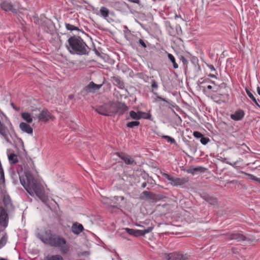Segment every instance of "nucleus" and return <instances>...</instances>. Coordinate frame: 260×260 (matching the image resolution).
Wrapping results in <instances>:
<instances>
[{
    "instance_id": "obj_1",
    "label": "nucleus",
    "mask_w": 260,
    "mask_h": 260,
    "mask_svg": "<svg viewBox=\"0 0 260 260\" xmlns=\"http://www.w3.org/2000/svg\"><path fill=\"white\" fill-rule=\"evenodd\" d=\"M11 177L13 182L16 184L19 179L21 184L23 186L26 191L31 196L35 193L36 196L42 201L46 199L45 191L43 186L38 182L34 176L30 171L25 172V176H21L18 172L12 171Z\"/></svg>"
},
{
    "instance_id": "obj_2",
    "label": "nucleus",
    "mask_w": 260,
    "mask_h": 260,
    "mask_svg": "<svg viewBox=\"0 0 260 260\" xmlns=\"http://www.w3.org/2000/svg\"><path fill=\"white\" fill-rule=\"evenodd\" d=\"M37 236L44 244L60 248L63 254H66L69 251L70 247L66 239L49 229H45L44 231L38 233Z\"/></svg>"
},
{
    "instance_id": "obj_3",
    "label": "nucleus",
    "mask_w": 260,
    "mask_h": 260,
    "mask_svg": "<svg viewBox=\"0 0 260 260\" xmlns=\"http://www.w3.org/2000/svg\"><path fill=\"white\" fill-rule=\"evenodd\" d=\"M68 42L66 47L71 54L79 55L88 54L90 49L81 37L76 36L71 37Z\"/></svg>"
},
{
    "instance_id": "obj_4",
    "label": "nucleus",
    "mask_w": 260,
    "mask_h": 260,
    "mask_svg": "<svg viewBox=\"0 0 260 260\" xmlns=\"http://www.w3.org/2000/svg\"><path fill=\"white\" fill-rule=\"evenodd\" d=\"M162 175L168 181H169L170 184L173 186H178L184 185L189 181L188 177L175 178L166 173H162Z\"/></svg>"
},
{
    "instance_id": "obj_5",
    "label": "nucleus",
    "mask_w": 260,
    "mask_h": 260,
    "mask_svg": "<svg viewBox=\"0 0 260 260\" xmlns=\"http://www.w3.org/2000/svg\"><path fill=\"white\" fill-rule=\"evenodd\" d=\"M112 109V104L106 103L96 107L95 111L101 115L109 116L113 115Z\"/></svg>"
},
{
    "instance_id": "obj_6",
    "label": "nucleus",
    "mask_w": 260,
    "mask_h": 260,
    "mask_svg": "<svg viewBox=\"0 0 260 260\" xmlns=\"http://www.w3.org/2000/svg\"><path fill=\"white\" fill-rule=\"evenodd\" d=\"M224 235L226 237L225 239L228 240H235L237 242H243L249 240L245 235L239 232L227 233L224 234Z\"/></svg>"
},
{
    "instance_id": "obj_7",
    "label": "nucleus",
    "mask_w": 260,
    "mask_h": 260,
    "mask_svg": "<svg viewBox=\"0 0 260 260\" xmlns=\"http://www.w3.org/2000/svg\"><path fill=\"white\" fill-rule=\"evenodd\" d=\"M113 108V114L118 113L120 115L127 112L129 108L124 103L117 102L112 103Z\"/></svg>"
},
{
    "instance_id": "obj_8",
    "label": "nucleus",
    "mask_w": 260,
    "mask_h": 260,
    "mask_svg": "<svg viewBox=\"0 0 260 260\" xmlns=\"http://www.w3.org/2000/svg\"><path fill=\"white\" fill-rule=\"evenodd\" d=\"M7 210L0 206V226L4 228H6L9 223V218Z\"/></svg>"
},
{
    "instance_id": "obj_9",
    "label": "nucleus",
    "mask_w": 260,
    "mask_h": 260,
    "mask_svg": "<svg viewBox=\"0 0 260 260\" xmlns=\"http://www.w3.org/2000/svg\"><path fill=\"white\" fill-rule=\"evenodd\" d=\"M115 154L121 159L126 165H132L137 164L134 159L131 155L126 153L122 152H117L115 153Z\"/></svg>"
},
{
    "instance_id": "obj_10",
    "label": "nucleus",
    "mask_w": 260,
    "mask_h": 260,
    "mask_svg": "<svg viewBox=\"0 0 260 260\" xmlns=\"http://www.w3.org/2000/svg\"><path fill=\"white\" fill-rule=\"evenodd\" d=\"M1 8L5 11H11L14 13H17L18 9L16 6L9 1H5L1 4Z\"/></svg>"
},
{
    "instance_id": "obj_11",
    "label": "nucleus",
    "mask_w": 260,
    "mask_h": 260,
    "mask_svg": "<svg viewBox=\"0 0 260 260\" xmlns=\"http://www.w3.org/2000/svg\"><path fill=\"white\" fill-rule=\"evenodd\" d=\"M151 83V87L153 89L151 92L153 93L154 95L156 96L155 101H164L167 103H168V101L165 99L163 98L161 96H159L156 92L153 91V90H157L158 88V85L157 82L153 79H152L150 81Z\"/></svg>"
},
{
    "instance_id": "obj_12",
    "label": "nucleus",
    "mask_w": 260,
    "mask_h": 260,
    "mask_svg": "<svg viewBox=\"0 0 260 260\" xmlns=\"http://www.w3.org/2000/svg\"><path fill=\"white\" fill-rule=\"evenodd\" d=\"M167 260H189L188 255L180 253H171L167 256Z\"/></svg>"
},
{
    "instance_id": "obj_13",
    "label": "nucleus",
    "mask_w": 260,
    "mask_h": 260,
    "mask_svg": "<svg viewBox=\"0 0 260 260\" xmlns=\"http://www.w3.org/2000/svg\"><path fill=\"white\" fill-rule=\"evenodd\" d=\"M245 114V111L243 109H239L234 113L231 114L230 117L234 121H240L244 118Z\"/></svg>"
},
{
    "instance_id": "obj_14",
    "label": "nucleus",
    "mask_w": 260,
    "mask_h": 260,
    "mask_svg": "<svg viewBox=\"0 0 260 260\" xmlns=\"http://www.w3.org/2000/svg\"><path fill=\"white\" fill-rule=\"evenodd\" d=\"M200 197L204 200L206 201L211 205H215L217 204V200L212 196L206 192L200 194Z\"/></svg>"
},
{
    "instance_id": "obj_15",
    "label": "nucleus",
    "mask_w": 260,
    "mask_h": 260,
    "mask_svg": "<svg viewBox=\"0 0 260 260\" xmlns=\"http://www.w3.org/2000/svg\"><path fill=\"white\" fill-rule=\"evenodd\" d=\"M51 115L48 110L44 109L39 114L38 118L40 121H47L51 118Z\"/></svg>"
},
{
    "instance_id": "obj_16",
    "label": "nucleus",
    "mask_w": 260,
    "mask_h": 260,
    "mask_svg": "<svg viewBox=\"0 0 260 260\" xmlns=\"http://www.w3.org/2000/svg\"><path fill=\"white\" fill-rule=\"evenodd\" d=\"M102 85V84H96L91 81L89 82L86 86H85L84 90L87 92H94L100 89Z\"/></svg>"
},
{
    "instance_id": "obj_17",
    "label": "nucleus",
    "mask_w": 260,
    "mask_h": 260,
    "mask_svg": "<svg viewBox=\"0 0 260 260\" xmlns=\"http://www.w3.org/2000/svg\"><path fill=\"white\" fill-rule=\"evenodd\" d=\"M3 204L5 206V209L8 210H10L11 209H14V207L12 205L11 199L10 197L8 195H4L3 200Z\"/></svg>"
},
{
    "instance_id": "obj_18",
    "label": "nucleus",
    "mask_w": 260,
    "mask_h": 260,
    "mask_svg": "<svg viewBox=\"0 0 260 260\" xmlns=\"http://www.w3.org/2000/svg\"><path fill=\"white\" fill-rule=\"evenodd\" d=\"M111 80L113 82V85L116 86L119 88L122 89L124 88V82L120 77L113 76L111 77Z\"/></svg>"
},
{
    "instance_id": "obj_19",
    "label": "nucleus",
    "mask_w": 260,
    "mask_h": 260,
    "mask_svg": "<svg viewBox=\"0 0 260 260\" xmlns=\"http://www.w3.org/2000/svg\"><path fill=\"white\" fill-rule=\"evenodd\" d=\"M0 134L3 136L4 139L7 141H9V131L8 128L5 125V124L1 122L0 121Z\"/></svg>"
},
{
    "instance_id": "obj_20",
    "label": "nucleus",
    "mask_w": 260,
    "mask_h": 260,
    "mask_svg": "<svg viewBox=\"0 0 260 260\" xmlns=\"http://www.w3.org/2000/svg\"><path fill=\"white\" fill-rule=\"evenodd\" d=\"M19 127L22 131L28 134H32L33 129L32 127L28 124L25 122H21L19 124Z\"/></svg>"
},
{
    "instance_id": "obj_21",
    "label": "nucleus",
    "mask_w": 260,
    "mask_h": 260,
    "mask_svg": "<svg viewBox=\"0 0 260 260\" xmlns=\"http://www.w3.org/2000/svg\"><path fill=\"white\" fill-rule=\"evenodd\" d=\"M155 194L148 191H144L141 194L140 198L141 200H153L154 199Z\"/></svg>"
},
{
    "instance_id": "obj_22",
    "label": "nucleus",
    "mask_w": 260,
    "mask_h": 260,
    "mask_svg": "<svg viewBox=\"0 0 260 260\" xmlns=\"http://www.w3.org/2000/svg\"><path fill=\"white\" fill-rule=\"evenodd\" d=\"M84 230L83 226L78 223H74L72 227V231L76 234H79L81 233Z\"/></svg>"
},
{
    "instance_id": "obj_23",
    "label": "nucleus",
    "mask_w": 260,
    "mask_h": 260,
    "mask_svg": "<svg viewBox=\"0 0 260 260\" xmlns=\"http://www.w3.org/2000/svg\"><path fill=\"white\" fill-rule=\"evenodd\" d=\"M153 229V227L149 226L145 230H136V237L143 236L145 234L151 232Z\"/></svg>"
},
{
    "instance_id": "obj_24",
    "label": "nucleus",
    "mask_w": 260,
    "mask_h": 260,
    "mask_svg": "<svg viewBox=\"0 0 260 260\" xmlns=\"http://www.w3.org/2000/svg\"><path fill=\"white\" fill-rule=\"evenodd\" d=\"M129 118L128 117L127 119H129V118H131L132 119H134L137 121L141 119L139 111H138L137 112H135L134 111H131L129 113Z\"/></svg>"
},
{
    "instance_id": "obj_25",
    "label": "nucleus",
    "mask_w": 260,
    "mask_h": 260,
    "mask_svg": "<svg viewBox=\"0 0 260 260\" xmlns=\"http://www.w3.org/2000/svg\"><path fill=\"white\" fill-rule=\"evenodd\" d=\"M166 26L167 30L170 36H175L177 34L169 22H166Z\"/></svg>"
},
{
    "instance_id": "obj_26",
    "label": "nucleus",
    "mask_w": 260,
    "mask_h": 260,
    "mask_svg": "<svg viewBox=\"0 0 260 260\" xmlns=\"http://www.w3.org/2000/svg\"><path fill=\"white\" fill-rule=\"evenodd\" d=\"M245 91H246L247 94L249 97V98L255 103V104L257 107L260 108L259 104L258 103L257 100H256L255 98L252 94L251 91L247 87L245 88Z\"/></svg>"
},
{
    "instance_id": "obj_27",
    "label": "nucleus",
    "mask_w": 260,
    "mask_h": 260,
    "mask_svg": "<svg viewBox=\"0 0 260 260\" xmlns=\"http://www.w3.org/2000/svg\"><path fill=\"white\" fill-rule=\"evenodd\" d=\"M109 14V10L105 7H102L100 10V15L104 18H106L108 17Z\"/></svg>"
},
{
    "instance_id": "obj_28",
    "label": "nucleus",
    "mask_w": 260,
    "mask_h": 260,
    "mask_svg": "<svg viewBox=\"0 0 260 260\" xmlns=\"http://www.w3.org/2000/svg\"><path fill=\"white\" fill-rule=\"evenodd\" d=\"M204 168L202 167H198L196 168H190L189 169L187 170L186 172L188 173L192 174V175L196 174L198 172H202V170Z\"/></svg>"
},
{
    "instance_id": "obj_29",
    "label": "nucleus",
    "mask_w": 260,
    "mask_h": 260,
    "mask_svg": "<svg viewBox=\"0 0 260 260\" xmlns=\"http://www.w3.org/2000/svg\"><path fill=\"white\" fill-rule=\"evenodd\" d=\"M65 26H66V28L68 30H70V31L77 30V31H81L82 33H84L83 31H82L81 29H80L78 28V26H75L73 24H70V23H65Z\"/></svg>"
},
{
    "instance_id": "obj_30",
    "label": "nucleus",
    "mask_w": 260,
    "mask_h": 260,
    "mask_svg": "<svg viewBox=\"0 0 260 260\" xmlns=\"http://www.w3.org/2000/svg\"><path fill=\"white\" fill-rule=\"evenodd\" d=\"M168 58L170 59L171 62L173 64V68L174 69H177L178 68V64L176 63L174 56L171 53L166 52Z\"/></svg>"
},
{
    "instance_id": "obj_31",
    "label": "nucleus",
    "mask_w": 260,
    "mask_h": 260,
    "mask_svg": "<svg viewBox=\"0 0 260 260\" xmlns=\"http://www.w3.org/2000/svg\"><path fill=\"white\" fill-rule=\"evenodd\" d=\"M44 260H63V257L59 254L47 256Z\"/></svg>"
},
{
    "instance_id": "obj_32",
    "label": "nucleus",
    "mask_w": 260,
    "mask_h": 260,
    "mask_svg": "<svg viewBox=\"0 0 260 260\" xmlns=\"http://www.w3.org/2000/svg\"><path fill=\"white\" fill-rule=\"evenodd\" d=\"M22 118L28 123H30L32 121L30 114L27 112L22 113L21 114Z\"/></svg>"
},
{
    "instance_id": "obj_33",
    "label": "nucleus",
    "mask_w": 260,
    "mask_h": 260,
    "mask_svg": "<svg viewBox=\"0 0 260 260\" xmlns=\"http://www.w3.org/2000/svg\"><path fill=\"white\" fill-rule=\"evenodd\" d=\"M8 158L11 164H16L18 161L17 156L14 153H11L8 155Z\"/></svg>"
},
{
    "instance_id": "obj_34",
    "label": "nucleus",
    "mask_w": 260,
    "mask_h": 260,
    "mask_svg": "<svg viewBox=\"0 0 260 260\" xmlns=\"http://www.w3.org/2000/svg\"><path fill=\"white\" fill-rule=\"evenodd\" d=\"M139 113L141 119H150L151 117V115L149 113H146L142 111H139Z\"/></svg>"
},
{
    "instance_id": "obj_35",
    "label": "nucleus",
    "mask_w": 260,
    "mask_h": 260,
    "mask_svg": "<svg viewBox=\"0 0 260 260\" xmlns=\"http://www.w3.org/2000/svg\"><path fill=\"white\" fill-rule=\"evenodd\" d=\"M161 137L162 138L166 139L168 142H169L171 144H174L176 145H177V143L173 138H172L171 137L167 135H162Z\"/></svg>"
},
{
    "instance_id": "obj_36",
    "label": "nucleus",
    "mask_w": 260,
    "mask_h": 260,
    "mask_svg": "<svg viewBox=\"0 0 260 260\" xmlns=\"http://www.w3.org/2000/svg\"><path fill=\"white\" fill-rule=\"evenodd\" d=\"M140 124L139 121L135 120L128 122L126 124V126L128 128H133L134 126H138Z\"/></svg>"
},
{
    "instance_id": "obj_37",
    "label": "nucleus",
    "mask_w": 260,
    "mask_h": 260,
    "mask_svg": "<svg viewBox=\"0 0 260 260\" xmlns=\"http://www.w3.org/2000/svg\"><path fill=\"white\" fill-rule=\"evenodd\" d=\"M147 43V41L146 40H144L141 39H139L138 43L139 44L140 46H141L143 48H146L147 47L146 43Z\"/></svg>"
},
{
    "instance_id": "obj_38",
    "label": "nucleus",
    "mask_w": 260,
    "mask_h": 260,
    "mask_svg": "<svg viewBox=\"0 0 260 260\" xmlns=\"http://www.w3.org/2000/svg\"><path fill=\"white\" fill-rule=\"evenodd\" d=\"M124 230L129 235L136 237V230L128 228H125Z\"/></svg>"
},
{
    "instance_id": "obj_39",
    "label": "nucleus",
    "mask_w": 260,
    "mask_h": 260,
    "mask_svg": "<svg viewBox=\"0 0 260 260\" xmlns=\"http://www.w3.org/2000/svg\"><path fill=\"white\" fill-rule=\"evenodd\" d=\"M245 174L249 176L250 178L252 180L255 181L260 184V178H258L256 176H254L252 174H249V173H245Z\"/></svg>"
},
{
    "instance_id": "obj_40",
    "label": "nucleus",
    "mask_w": 260,
    "mask_h": 260,
    "mask_svg": "<svg viewBox=\"0 0 260 260\" xmlns=\"http://www.w3.org/2000/svg\"><path fill=\"white\" fill-rule=\"evenodd\" d=\"M5 183L4 172L2 169H0V184Z\"/></svg>"
},
{
    "instance_id": "obj_41",
    "label": "nucleus",
    "mask_w": 260,
    "mask_h": 260,
    "mask_svg": "<svg viewBox=\"0 0 260 260\" xmlns=\"http://www.w3.org/2000/svg\"><path fill=\"white\" fill-rule=\"evenodd\" d=\"M210 141L209 138L205 137L204 136L200 139V142L203 145H206Z\"/></svg>"
},
{
    "instance_id": "obj_42",
    "label": "nucleus",
    "mask_w": 260,
    "mask_h": 260,
    "mask_svg": "<svg viewBox=\"0 0 260 260\" xmlns=\"http://www.w3.org/2000/svg\"><path fill=\"white\" fill-rule=\"evenodd\" d=\"M7 238L3 236L0 240V249L3 247L6 243Z\"/></svg>"
},
{
    "instance_id": "obj_43",
    "label": "nucleus",
    "mask_w": 260,
    "mask_h": 260,
    "mask_svg": "<svg viewBox=\"0 0 260 260\" xmlns=\"http://www.w3.org/2000/svg\"><path fill=\"white\" fill-rule=\"evenodd\" d=\"M193 136L197 139H201L204 136L201 133L197 131L193 132Z\"/></svg>"
},
{
    "instance_id": "obj_44",
    "label": "nucleus",
    "mask_w": 260,
    "mask_h": 260,
    "mask_svg": "<svg viewBox=\"0 0 260 260\" xmlns=\"http://www.w3.org/2000/svg\"><path fill=\"white\" fill-rule=\"evenodd\" d=\"M201 80H202V79H201ZM210 82H211L212 83H214V81H212L209 78L203 79V81L202 82H201L200 83L201 84H203V83H210Z\"/></svg>"
},
{
    "instance_id": "obj_45",
    "label": "nucleus",
    "mask_w": 260,
    "mask_h": 260,
    "mask_svg": "<svg viewBox=\"0 0 260 260\" xmlns=\"http://www.w3.org/2000/svg\"><path fill=\"white\" fill-rule=\"evenodd\" d=\"M127 1H128L129 2H131V3H134V4H137L139 6H142L141 4L140 0H127Z\"/></svg>"
},
{
    "instance_id": "obj_46",
    "label": "nucleus",
    "mask_w": 260,
    "mask_h": 260,
    "mask_svg": "<svg viewBox=\"0 0 260 260\" xmlns=\"http://www.w3.org/2000/svg\"><path fill=\"white\" fill-rule=\"evenodd\" d=\"M180 60L182 61L184 64H185L188 62L187 59L183 56H181Z\"/></svg>"
},
{
    "instance_id": "obj_47",
    "label": "nucleus",
    "mask_w": 260,
    "mask_h": 260,
    "mask_svg": "<svg viewBox=\"0 0 260 260\" xmlns=\"http://www.w3.org/2000/svg\"><path fill=\"white\" fill-rule=\"evenodd\" d=\"M208 68L211 70V71H215V69L214 66L212 64L208 65Z\"/></svg>"
},
{
    "instance_id": "obj_48",
    "label": "nucleus",
    "mask_w": 260,
    "mask_h": 260,
    "mask_svg": "<svg viewBox=\"0 0 260 260\" xmlns=\"http://www.w3.org/2000/svg\"><path fill=\"white\" fill-rule=\"evenodd\" d=\"M226 164H229V165H230L235 167V165L237 164V162H235L234 163H232V162H230L227 161Z\"/></svg>"
},
{
    "instance_id": "obj_49",
    "label": "nucleus",
    "mask_w": 260,
    "mask_h": 260,
    "mask_svg": "<svg viewBox=\"0 0 260 260\" xmlns=\"http://www.w3.org/2000/svg\"><path fill=\"white\" fill-rule=\"evenodd\" d=\"M178 29L181 30V27H180V26L179 25H177L176 26V30H175L177 33V31H178Z\"/></svg>"
},
{
    "instance_id": "obj_50",
    "label": "nucleus",
    "mask_w": 260,
    "mask_h": 260,
    "mask_svg": "<svg viewBox=\"0 0 260 260\" xmlns=\"http://www.w3.org/2000/svg\"><path fill=\"white\" fill-rule=\"evenodd\" d=\"M146 185H147V182H143V183L142 184L141 187H142L143 188H144L145 187H146Z\"/></svg>"
},
{
    "instance_id": "obj_51",
    "label": "nucleus",
    "mask_w": 260,
    "mask_h": 260,
    "mask_svg": "<svg viewBox=\"0 0 260 260\" xmlns=\"http://www.w3.org/2000/svg\"><path fill=\"white\" fill-rule=\"evenodd\" d=\"M209 77H211V78H217L216 76L214 75V74H210L209 75H208Z\"/></svg>"
},
{
    "instance_id": "obj_52",
    "label": "nucleus",
    "mask_w": 260,
    "mask_h": 260,
    "mask_svg": "<svg viewBox=\"0 0 260 260\" xmlns=\"http://www.w3.org/2000/svg\"><path fill=\"white\" fill-rule=\"evenodd\" d=\"M257 93L260 95V87L259 86H258L257 87Z\"/></svg>"
},
{
    "instance_id": "obj_53",
    "label": "nucleus",
    "mask_w": 260,
    "mask_h": 260,
    "mask_svg": "<svg viewBox=\"0 0 260 260\" xmlns=\"http://www.w3.org/2000/svg\"><path fill=\"white\" fill-rule=\"evenodd\" d=\"M207 88L210 90V89H211L212 88V86L211 85H208L207 86Z\"/></svg>"
},
{
    "instance_id": "obj_54",
    "label": "nucleus",
    "mask_w": 260,
    "mask_h": 260,
    "mask_svg": "<svg viewBox=\"0 0 260 260\" xmlns=\"http://www.w3.org/2000/svg\"><path fill=\"white\" fill-rule=\"evenodd\" d=\"M11 105H12V106L13 107V108L14 109H15V110H16V108L15 107L14 105V104H13V103H12V104H11Z\"/></svg>"
},
{
    "instance_id": "obj_55",
    "label": "nucleus",
    "mask_w": 260,
    "mask_h": 260,
    "mask_svg": "<svg viewBox=\"0 0 260 260\" xmlns=\"http://www.w3.org/2000/svg\"><path fill=\"white\" fill-rule=\"evenodd\" d=\"M236 250V249H235V248H232V251H233V252H234V253H235V252H236V250Z\"/></svg>"
},
{
    "instance_id": "obj_56",
    "label": "nucleus",
    "mask_w": 260,
    "mask_h": 260,
    "mask_svg": "<svg viewBox=\"0 0 260 260\" xmlns=\"http://www.w3.org/2000/svg\"><path fill=\"white\" fill-rule=\"evenodd\" d=\"M0 260H7V259L5 258H0Z\"/></svg>"
},
{
    "instance_id": "obj_57",
    "label": "nucleus",
    "mask_w": 260,
    "mask_h": 260,
    "mask_svg": "<svg viewBox=\"0 0 260 260\" xmlns=\"http://www.w3.org/2000/svg\"><path fill=\"white\" fill-rule=\"evenodd\" d=\"M119 198H120L121 199V200H123V199H124L123 197H120Z\"/></svg>"
},
{
    "instance_id": "obj_58",
    "label": "nucleus",
    "mask_w": 260,
    "mask_h": 260,
    "mask_svg": "<svg viewBox=\"0 0 260 260\" xmlns=\"http://www.w3.org/2000/svg\"><path fill=\"white\" fill-rule=\"evenodd\" d=\"M69 97H70V98H72L71 95H69Z\"/></svg>"
},
{
    "instance_id": "obj_59",
    "label": "nucleus",
    "mask_w": 260,
    "mask_h": 260,
    "mask_svg": "<svg viewBox=\"0 0 260 260\" xmlns=\"http://www.w3.org/2000/svg\"><path fill=\"white\" fill-rule=\"evenodd\" d=\"M69 97H70V98H72L71 95H69Z\"/></svg>"
}]
</instances>
